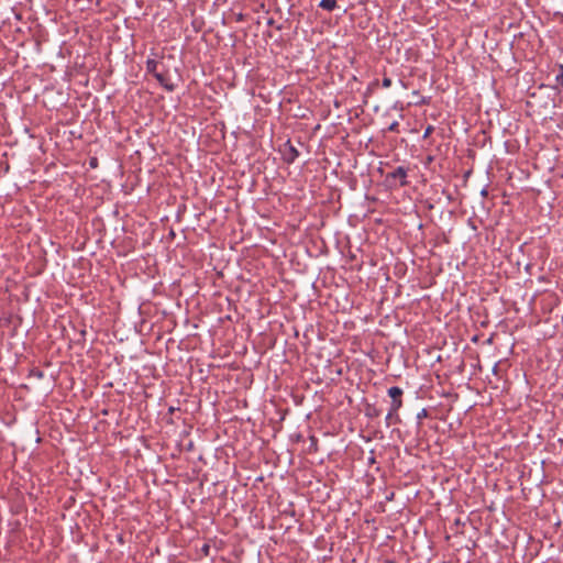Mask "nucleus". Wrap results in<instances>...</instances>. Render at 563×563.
<instances>
[{
    "instance_id": "nucleus-7",
    "label": "nucleus",
    "mask_w": 563,
    "mask_h": 563,
    "mask_svg": "<svg viewBox=\"0 0 563 563\" xmlns=\"http://www.w3.org/2000/svg\"><path fill=\"white\" fill-rule=\"evenodd\" d=\"M382 86H383L384 88H389V87L391 86V79H390V78H388V77H384V78H383V81H382Z\"/></svg>"
},
{
    "instance_id": "nucleus-3",
    "label": "nucleus",
    "mask_w": 563,
    "mask_h": 563,
    "mask_svg": "<svg viewBox=\"0 0 563 563\" xmlns=\"http://www.w3.org/2000/svg\"><path fill=\"white\" fill-rule=\"evenodd\" d=\"M154 77L167 90L172 91L174 89V86L168 82V79H167V77L164 74L155 73Z\"/></svg>"
},
{
    "instance_id": "nucleus-1",
    "label": "nucleus",
    "mask_w": 563,
    "mask_h": 563,
    "mask_svg": "<svg viewBox=\"0 0 563 563\" xmlns=\"http://www.w3.org/2000/svg\"><path fill=\"white\" fill-rule=\"evenodd\" d=\"M388 396L391 398V404H390V408H391V412L393 411H398L401 406H402V389L398 386H393L388 389Z\"/></svg>"
},
{
    "instance_id": "nucleus-9",
    "label": "nucleus",
    "mask_w": 563,
    "mask_h": 563,
    "mask_svg": "<svg viewBox=\"0 0 563 563\" xmlns=\"http://www.w3.org/2000/svg\"><path fill=\"white\" fill-rule=\"evenodd\" d=\"M290 153H291V156H290L289 161L292 162L295 159V157L298 155V152L295 147H290Z\"/></svg>"
},
{
    "instance_id": "nucleus-11",
    "label": "nucleus",
    "mask_w": 563,
    "mask_h": 563,
    "mask_svg": "<svg viewBox=\"0 0 563 563\" xmlns=\"http://www.w3.org/2000/svg\"><path fill=\"white\" fill-rule=\"evenodd\" d=\"M418 104H426L428 103V100L426 98H421L420 101L417 102Z\"/></svg>"
},
{
    "instance_id": "nucleus-2",
    "label": "nucleus",
    "mask_w": 563,
    "mask_h": 563,
    "mask_svg": "<svg viewBox=\"0 0 563 563\" xmlns=\"http://www.w3.org/2000/svg\"><path fill=\"white\" fill-rule=\"evenodd\" d=\"M389 177L394 179H400L401 186H405L407 184V170L402 166L397 167L393 173H390Z\"/></svg>"
},
{
    "instance_id": "nucleus-10",
    "label": "nucleus",
    "mask_w": 563,
    "mask_h": 563,
    "mask_svg": "<svg viewBox=\"0 0 563 563\" xmlns=\"http://www.w3.org/2000/svg\"><path fill=\"white\" fill-rule=\"evenodd\" d=\"M433 128L432 126H428L424 131V137H427L431 132H432Z\"/></svg>"
},
{
    "instance_id": "nucleus-6",
    "label": "nucleus",
    "mask_w": 563,
    "mask_h": 563,
    "mask_svg": "<svg viewBox=\"0 0 563 563\" xmlns=\"http://www.w3.org/2000/svg\"><path fill=\"white\" fill-rule=\"evenodd\" d=\"M397 412L398 411H393L391 412V408H389V411H388V413H387V416L385 418L387 426H390L391 423L399 422V417H398Z\"/></svg>"
},
{
    "instance_id": "nucleus-4",
    "label": "nucleus",
    "mask_w": 563,
    "mask_h": 563,
    "mask_svg": "<svg viewBox=\"0 0 563 563\" xmlns=\"http://www.w3.org/2000/svg\"><path fill=\"white\" fill-rule=\"evenodd\" d=\"M319 7L327 11H333L336 7V0H321Z\"/></svg>"
},
{
    "instance_id": "nucleus-13",
    "label": "nucleus",
    "mask_w": 563,
    "mask_h": 563,
    "mask_svg": "<svg viewBox=\"0 0 563 563\" xmlns=\"http://www.w3.org/2000/svg\"><path fill=\"white\" fill-rule=\"evenodd\" d=\"M387 563H395L394 561H387Z\"/></svg>"
},
{
    "instance_id": "nucleus-12",
    "label": "nucleus",
    "mask_w": 563,
    "mask_h": 563,
    "mask_svg": "<svg viewBox=\"0 0 563 563\" xmlns=\"http://www.w3.org/2000/svg\"><path fill=\"white\" fill-rule=\"evenodd\" d=\"M427 416V410L422 409V411L418 415L419 418Z\"/></svg>"
},
{
    "instance_id": "nucleus-5",
    "label": "nucleus",
    "mask_w": 563,
    "mask_h": 563,
    "mask_svg": "<svg viewBox=\"0 0 563 563\" xmlns=\"http://www.w3.org/2000/svg\"><path fill=\"white\" fill-rule=\"evenodd\" d=\"M158 66H159V63L155 59H148L146 62V70L148 73L153 74V76L155 75V73H159Z\"/></svg>"
},
{
    "instance_id": "nucleus-8",
    "label": "nucleus",
    "mask_w": 563,
    "mask_h": 563,
    "mask_svg": "<svg viewBox=\"0 0 563 563\" xmlns=\"http://www.w3.org/2000/svg\"><path fill=\"white\" fill-rule=\"evenodd\" d=\"M556 80H561L563 87V65L560 66V73L556 75Z\"/></svg>"
}]
</instances>
